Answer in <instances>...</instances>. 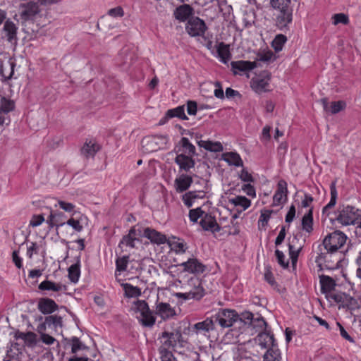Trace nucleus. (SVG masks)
Masks as SVG:
<instances>
[{"label": "nucleus", "mask_w": 361, "mask_h": 361, "mask_svg": "<svg viewBox=\"0 0 361 361\" xmlns=\"http://www.w3.org/2000/svg\"><path fill=\"white\" fill-rule=\"evenodd\" d=\"M8 66L10 69V73L8 75L4 74V66L3 65L1 66L0 73L1 76L4 78V80H10L12 78L14 73V68L16 66V63L13 61H9Z\"/></svg>", "instance_id": "obj_53"}, {"label": "nucleus", "mask_w": 361, "mask_h": 361, "mask_svg": "<svg viewBox=\"0 0 361 361\" xmlns=\"http://www.w3.org/2000/svg\"><path fill=\"white\" fill-rule=\"evenodd\" d=\"M334 25H336L339 23L347 25L349 22V19L347 15L344 13H337L333 16Z\"/></svg>", "instance_id": "obj_51"}, {"label": "nucleus", "mask_w": 361, "mask_h": 361, "mask_svg": "<svg viewBox=\"0 0 361 361\" xmlns=\"http://www.w3.org/2000/svg\"><path fill=\"white\" fill-rule=\"evenodd\" d=\"M38 310L43 314H51L58 308L56 303L50 298H41L37 305Z\"/></svg>", "instance_id": "obj_25"}, {"label": "nucleus", "mask_w": 361, "mask_h": 361, "mask_svg": "<svg viewBox=\"0 0 361 361\" xmlns=\"http://www.w3.org/2000/svg\"><path fill=\"white\" fill-rule=\"evenodd\" d=\"M205 194L204 190L189 191L182 196V200L186 207H191L195 200L204 198Z\"/></svg>", "instance_id": "obj_30"}, {"label": "nucleus", "mask_w": 361, "mask_h": 361, "mask_svg": "<svg viewBox=\"0 0 361 361\" xmlns=\"http://www.w3.org/2000/svg\"><path fill=\"white\" fill-rule=\"evenodd\" d=\"M180 142L183 148V152L188 154V156L192 157L195 154V147L187 137H182Z\"/></svg>", "instance_id": "obj_45"}, {"label": "nucleus", "mask_w": 361, "mask_h": 361, "mask_svg": "<svg viewBox=\"0 0 361 361\" xmlns=\"http://www.w3.org/2000/svg\"><path fill=\"white\" fill-rule=\"evenodd\" d=\"M99 149V145L92 141L86 142L81 149V153L87 158L94 157Z\"/></svg>", "instance_id": "obj_37"}, {"label": "nucleus", "mask_w": 361, "mask_h": 361, "mask_svg": "<svg viewBox=\"0 0 361 361\" xmlns=\"http://www.w3.org/2000/svg\"><path fill=\"white\" fill-rule=\"evenodd\" d=\"M207 30L204 21L198 17H190L185 25L187 33L192 37L204 36Z\"/></svg>", "instance_id": "obj_10"}, {"label": "nucleus", "mask_w": 361, "mask_h": 361, "mask_svg": "<svg viewBox=\"0 0 361 361\" xmlns=\"http://www.w3.org/2000/svg\"><path fill=\"white\" fill-rule=\"evenodd\" d=\"M22 11L20 13V17L25 20H30L35 19L37 16H41L42 11L46 8L41 5L39 0L37 1H30L27 4H23L20 5Z\"/></svg>", "instance_id": "obj_8"}, {"label": "nucleus", "mask_w": 361, "mask_h": 361, "mask_svg": "<svg viewBox=\"0 0 361 361\" xmlns=\"http://www.w3.org/2000/svg\"><path fill=\"white\" fill-rule=\"evenodd\" d=\"M240 178L244 182L250 183L254 181L252 175L245 169L241 171Z\"/></svg>", "instance_id": "obj_63"}, {"label": "nucleus", "mask_w": 361, "mask_h": 361, "mask_svg": "<svg viewBox=\"0 0 361 361\" xmlns=\"http://www.w3.org/2000/svg\"><path fill=\"white\" fill-rule=\"evenodd\" d=\"M180 266L183 267L185 271L195 274H202L206 269V267L196 258H190Z\"/></svg>", "instance_id": "obj_12"}, {"label": "nucleus", "mask_w": 361, "mask_h": 361, "mask_svg": "<svg viewBox=\"0 0 361 361\" xmlns=\"http://www.w3.org/2000/svg\"><path fill=\"white\" fill-rule=\"evenodd\" d=\"M271 73L269 71H263L258 76L251 80V87L258 94L269 91V82Z\"/></svg>", "instance_id": "obj_11"}, {"label": "nucleus", "mask_w": 361, "mask_h": 361, "mask_svg": "<svg viewBox=\"0 0 361 361\" xmlns=\"http://www.w3.org/2000/svg\"><path fill=\"white\" fill-rule=\"evenodd\" d=\"M275 255L276 256L279 264L283 268H287L288 267V261H285V255L283 252L280 251L279 250H276L275 251Z\"/></svg>", "instance_id": "obj_56"}, {"label": "nucleus", "mask_w": 361, "mask_h": 361, "mask_svg": "<svg viewBox=\"0 0 361 361\" xmlns=\"http://www.w3.org/2000/svg\"><path fill=\"white\" fill-rule=\"evenodd\" d=\"M160 358L161 361H177L173 353L164 347L159 348Z\"/></svg>", "instance_id": "obj_49"}, {"label": "nucleus", "mask_w": 361, "mask_h": 361, "mask_svg": "<svg viewBox=\"0 0 361 361\" xmlns=\"http://www.w3.org/2000/svg\"><path fill=\"white\" fill-rule=\"evenodd\" d=\"M214 318L222 328H228L238 320L239 314L233 310L220 309Z\"/></svg>", "instance_id": "obj_9"}, {"label": "nucleus", "mask_w": 361, "mask_h": 361, "mask_svg": "<svg viewBox=\"0 0 361 361\" xmlns=\"http://www.w3.org/2000/svg\"><path fill=\"white\" fill-rule=\"evenodd\" d=\"M253 328H257L259 329H263L267 326V322L264 321L262 317L257 316L253 318V323L251 324Z\"/></svg>", "instance_id": "obj_55"}, {"label": "nucleus", "mask_w": 361, "mask_h": 361, "mask_svg": "<svg viewBox=\"0 0 361 361\" xmlns=\"http://www.w3.org/2000/svg\"><path fill=\"white\" fill-rule=\"evenodd\" d=\"M161 337L163 338H167V340L164 341L165 345L168 347H174L176 345L178 342L181 341L182 334L179 330H176L171 333L164 331L162 333Z\"/></svg>", "instance_id": "obj_31"}, {"label": "nucleus", "mask_w": 361, "mask_h": 361, "mask_svg": "<svg viewBox=\"0 0 361 361\" xmlns=\"http://www.w3.org/2000/svg\"><path fill=\"white\" fill-rule=\"evenodd\" d=\"M229 202L235 206L241 207L243 210L247 209L251 204L250 200L244 196H237L234 198L230 199Z\"/></svg>", "instance_id": "obj_42"}, {"label": "nucleus", "mask_w": 361, "mask_h": 361, "mask_svg": "<svg viewBox=\"0 0 361 361\" xmlns=\"http://www.w3.org/2000/svg\"><path fill=\"white\" fill-rule=\"evenodd\" d=\"M302 229L307 233H310L313 230V216L312 209H310L307 214H305L302 219Z\"/></svg>", "instance_id": "obj_38"}, {"label": "nucleus", "mask_w": 361, "mask_h": 361, "mask_svg": "<svg viewBox=\"0 0 361 361\" xmlns=\"http://www.w3.org/2000/svg\"><path fill=\"white\" fill-rule=\"evenodd\" d=\"M319 252L315 258V262L319 266L322 264L331 269L337 268L338 264L341 261L342 253L338 252H331L329 250H324L321 246L318 247Z\"/></svg>", "instance_id": "obj_5"}, {"label": "nucleus", "mask_w": 361, "mask_h": 361, "mask_svg": "<svg viewBox=\"0 0 361 361\" xmlns=\"http://www.w3.org/2000/svg\"><path fill=\"white\" fill-rule=\"evenodd\" d=\"M231 65L233 74L236 75L240 72H246L254 69L257 66V63L256 61H232Z\"/></svg>", "instance_id": "obj_19"}, {"label": "nucleus", "mask_w": 361, "mask_h": 361, "mask_svg": "<svg viewBox=\"0 0 361 361\" xmlns=\"http://www.w3.org/2000/svg\"><path fill=\"white\" fill-rule=\"evenodd\" d=\"M197 143L200 147H203L210 152H220L224 149L221 143L219 142L200 140Z\"/></svg>", "instance_id": "obj_36"}, {"label": "nucleus", "mask_w": 361, "mask_h": 361, "mask_svg": "<svg viewBox=\"0 0 361 361\" xmlns=\"http://www.w3.org/2000/svg\"><path fill=\"white\" fill-rule=\"evenodd\" d=\"M254 315L250 312H244L239 315L238 320L243 322L245 324L251 325L253 323Z\"/></svg>", "instance_id": "obj_52"}, {"label": "nucleus", "mask_w": 361, "mask_h": 361, "mask_svg": "<svg viewBox=\"0 0 361 361\" xmlns=\"http://www.w3.org/2000/svg\"><path fill=\"white\" fill-rule=\"evenodd\" d=\"M319 282L321 284V291L322 293L326 294V296L328 294H334V293H331L336 286V281L331 277L326 275L319 276Z\"/></svg>", "instance_id": "obj_24"}, {"label": "nucleus", "mask_w": 361, "mask_h": 361, "mask_svg": "<svg viewBox=\"0 0 361 361\" xmlns=\"http://www.w3.org/2000/svg\"><path fill=\"white\" fill-rule=\"evenodd\" d=\"M56 329L62 326V318L58 315H49L45 317L44 322L39 326V331H45L46 327Z\"/></svg>", "instance_id": "obj_29"}, {"label": "nucleus", "mask_w": 361, "mask_h": 361, "mask_svg": "<svg viewBox=\"0 0 361 361\" xmlns=\"http://www.w3.org/2000/svg\"><path fill=\"white\" fill-rule=\"evenodd\" d=\"M299 239L296 235H294L292 239L289 238L288 251L290 259H291L292 266L295 267L297 264L298 258L300 252L302 248V245H298Z\"/></svg>", "instance_id": "obj_17"}, {"label": "nucleus", "mask_w": 361, "mask_h": 361, "mask_svg": "<svg viewBox=\"0 0 361 361\" xmlns=\"http://www.w3.org/2000/svg\"><path fill=\"white\" fill-rule=\"evenodd\" d=\"M192 13L193 8L189 4L181 5L176 8L174 11L175 18L182 22L188 20Z\"/></svg>", "instance_id": "obj_28"}, {"label": "nucleus", "mask_w": 361, "mask_h": 361, "mask_svg": "<svg viewBox=\"0 0 361 361\" xmlns=\"http://www.w3.org/2000/svg\"><path fill=\"white\" fill-rule=\"evenodd\" d=\"M24 341L29 346L35 345L36 343L35 334L31 331L27 332V336Z\"/></svg>", "instance_id": "obj_64"}, {"label": "nucleus", "mask_w": 361, "mask_h": 361, "mask_svg": "<svg viewBox=\"0 0 361 361\" xmlns=\"http://www.w3.org/2000/svg\"><path fill=\"white\" fill-rule=\"evenodd\" d=\"M135 240V237L126 235L123 237L121 241L119 243L118 247H121L122 245H126V246L134 247V242Z\"/></svg>", "instance_id": "obj_54"}, {"label": "nucleus", "mask_w": 361, "mask_h": 361, "mask_svg": "<svg viewBox=\"0 0 361 361\" xmlns=\"http://www.w3.org/2000/svg\"><path fill=\"white\" fill-rule=\"evenodd\" d=\"M331 200L330 202L323 208V213H325L327 209L332 208L335 206L337 199V190L336 188L335 183L331 184Z\"/></svg>", "instance_id": "obj_46"}, {"label": "nucleus", "mask_w": 361, "mask_h": 361, "mask_svg": "<svg viewBox=\"0 0 361 361\" xmlns=\"http://www.w3.org/2000/svg\"><path fill=\"white\" fill-rule=\"evenodd\" d=\"M323 106V109L326 112H329L332 114H336L341 111L343 110L346 104L343 101L333 102L329 105L328 99L326 98H322L320 100Z\"/></svg>", "instance_id": "obj_20"}, {"label": "nucleus", "mask_w": 361, "mask_h": 361, "mask_svg": "<svg viewBox=\"0 0 361 361\" xmlns=\"http://www.w3.org/2000/svg\"><path fill=\"white\" fill-rule=\"evenodd\" d=\"M175 162L179 166L180 170L186 172L195 166V161L192 158L184 154H178L175 159Z\"/></svg>", "instance_id": "obj_26"}, {"label": "nucleus", "mask_w": 361, "mask_h": 361, "mask_svg": "<svg viewBox=\"0 0 361 361\" xmlns=\"http://www.w3.org/2000/svg\"><path fill=\"white\" fill-rule=\"evenodd\" d=\"M282 356L280 350L276 346L269 348L263 355V361H281Z\"/></svg>", "instance_id": "obj_34"}, {"label": "nucleus", "mask_w": 361, "mask_h": 361, "mask_svg": "<svg viewBox=\"0 0 361 361\" xmlns=\"http://www.w3.org/2000/svg\"><path fill=\"white\" fill-rule=\"evenodd\" d=\"M216 51L221 62L224 63H227L230 61L231 58V54L230 52L229 45L226 44L224 42H220L217 46Z\"/></svg>", "instance_id": "obj_33"}, {"label": "nucleus", "mask_w": 361, "mask_h": 361, "mask_svg": "<svg viewBox=\"0 0 361 361\" xmlns=\"http://www.w3.org/2000/svg\"><path fill=\"white\" fill-rule=\"evenodd\" d=\"M68 271L70 280L73 283H76L80 275V260L78 259L75 264H72L68 268Z\"/></svg>", "instance_id": "obj_41"}, {"label": "nucleus", "mask_w": 361, "mask_h": 361, "mask_svg": "<svg viewBox=\"0 0 361 361\" xmlns=\"http://www.w3.org/2000/svg\"><path fill=\"white\" fill-rule=\"evenodd\" d=\"M205 212L201 209L200 207L190 209L189 212L190 220L194 223L197 222L198 219L204 216Z\"/></svg>", "instance_id": "obj_50"}, {"label": "nucleus", "mask_w": 361, "mask_h": 361, "mask_svg": "<svg viewBox=\"0 0 361 361\" xmlns=\"http://www.w3.org/2000/svg\"><path fill=\"white\" fill-rule=\"evenodd\" d=\"M223 159L229 165L235 166H243V162L240 155L236 152H226L222 155Z\"/></svg>", "instance_id": "obj_35"}, {"label": "nucleus", "mask_w": 361, "mask_h": 361, "mask_svg": "<svg viewBox=\"0 0 361 361\" xmlns=\"http://www.w3.org/2000/svg\"><path fill=\"white\" fill-rule=\"evenodd\" d=\"M64 214L61 212L51 211L49 216L47 220V223L51 228L54 226H63L66 223L63 221Z\"/></svg>", "instance_id": "obj_32"}, {"label": "nucleus", "mask_w": 361, "mask_h": 361, "mask_svg": "<svg viewBox=\"0 0 361 361\" xmlns=\"http://www.w3.org/2000/svg\"><path fill=\"white\" fill-rule=\"evenodd\" d=\"M326 298L329 300H333L339 304L338 308H346L348 310H354L358 308L357 300L345 293H336L334 294H328Z\"/></svg>", "instance_id": "obj_7"}, {"label": "nucleus", "mask_w": 361, "mask_h": 361, "mask_svg": "<svg viewBox=\"0 0 361 361\" xmlns=\"http://www.w3.org/2000/svg\"><path fill=\"white\" fill-rule=\"evenodd\" d=\"M200 224L205 231H210L213 233L220 231V226L217 224L215 218L210 214L205 213Z\"/></svg>", "instance_id": "obj_22"}, {"label": "nucleus", "mask_w": 361, "mask_h": 361, "mask_svg": "<svg viewBox=\"0 0 361 361\" xmlns=\"http://www.w3.org/2000/svg\"><path fill=\"white\" fill-rule=\"evenodd\" d=\"M185 293H177L176 296L185 300L194 299L200 300L205 294L201 281L196 276L190 277L181 287Z\"/></svg>", "instance_id": "obj_2"}, {"label": "nucleus", "mask_w": 361, "mask_h": 361, "mask_svg": "<svg viewBox=\"0 0 361 361\" xmlns=\"http://www.w3.org/2000/svg\"><path fill=\"white\" fill-rule=\"evenodd\" d=\"M63 286L60 283H56L51 281H44L38 286L41 290H53L58 292L62 290Z\"/></svg>", "instance_id": "obj_40"}, {"label": "nucleus", "mask_w": 361, "mask_h": 361, "mask_svg": "<svg viewBox=\"0 0 361 361\" xmlns=\"http://www.w3.org/2000/svg\"><path fill=\"white\" fill-rule=\"evenodd\" d=\"M44 221V217L42 214L33 215L30 221V226L32 227H37L39 226Z\"/></svg>", "instance_id": "obj_58"}, {"label": "nucleus", "mask_w": 361, "mask_h": 361, "mask_svg": "<svg viewBox=\"0 0 361 361\" xmlns=\"http://www.w3.org/2000/svg\"><path fill=\"white\" fill-rule=\"evenodd\" d=\"M287 38L285 35L279 34L277 35L272 42V47L276 52L282 50Z\"/></svg>", "instance_id": "obj_47"}, {"label": "nucleus", "mask_w": 361, "mask_h": 361, "mask_svg": "<svg viewBox=\"0 0 361 361\" xmlns=\"http://www.w3.org/2000/svg\"><path fill=\"white\" fill-rule=\"evenodd\" d=\"M135 305V311L140 314L137 318L142 325L146 327H152L155 324L156 319L147 302L145 300H137Z\"/></svg>", "instance_id": "obj_6"}, {"label": "nucleus", "mask_w": 361, "mask_h": 361, "mask_svg": "<svg viewBox=\"0 0 361 361\" xmlns=\"http://www.w3.org/2000/svg\"><path fill=\"white\" fill-rule=\"evenodd\" d=\"M177 117L182 120H188V118L185 114V106H179L176 108L169 109L167 111V118H174Z\"/></svg>", "instance_id": "obj_39"}, {"label": "nucleus", "mask_w": 361, "mask_h": 361, "mask_svg": "<svg viewBox=\"0 0 361 361\" xmlns=\"http://www.w3.org/2000/svg\"><path fill=\"white\" fill-rule=\"evenodd\" d=\"M125 295L127 298H135L141 295V290L139 288L135 287L129 283L123 285Z\"/></svg>", "instance_id": "obj_44"}, {"label": "nucleus", "mask_w": 361, "mask_h": 361, "mask_svg": "<svg viewBox=\"0 0 361 361\" xmlns=\"http://www.w3.org/2000/svg\"><path fill=\"white\" fill-rule=\"evenodd\" d=\"M291 0H270L271 6L279 13L276 16V25L281 30L288 29V25L293 20V8L290 5Z\"/></svg>", "instance_id": "obj_1"}, {"label": "nucleus", "mask_w": 361, "mask_h": 361, "mask_svg": "<svg viewBox=\"0 0 361 361\" xmlns=\"http://www.w3.org/2000/svg\"><path fill=\"white\" fill-rule=\"evenodd\" d=\"M214 329V322L212 318H207L202 322L195 324L191 331L196 335H204L206 336L209 331Z\"/></svg>", "instance_id": "obj_13"}, {"label": "nucleus", "mask_w": 361, "mask_h": 361, "mask_svg": "<svg viewBox=\"0 0 361 361\" xmlns=\"http://www.w3.org/2000/svg\"><path fill=\"white\" fill-rule=\"evenodd\" d=\"M256 341L262 348L267 350L276 346L274 335L267 331L260 332L257 336Z\"/></svg>", "instance_id": "obj_18"}, {"label": "nucleus", "mask_w": 361, "mask_h": 361, "mask_svg": "<svg viewBox=\"0 0 361 361\" xmlns=\"http://www.w3.org/2000/svg\"><path fill=\"white\" fill-rule=\"evenodd\" d=\"M143 235L152 243L157 245L164 244L166 242V237L164 235L150 228H146L144 230Z\"/></svg>", "instance_id": "obj_27"}, {"label": "nucleus", "mask_w": 361, "mask_h": 361, "mask_svg": "<svg viewBox=\"0 0 361 361\" xmlns=\"http://www.w3.org/2000/svg\"><path fill=\"white\" fill-rule=\"evenodd\" d=\"M159 140H165L162 136H148L142 140L141 144L143 150L147 153L156 152L160 149L159 145Z\"/></svg>", "instance_id": "obj_14"}, {"label": "nucleus", "mask_w": 361, "mask_h": 361, "mask_svg": "<svg viewBox=\"0 0 361 361\" xmlns=\"http://www.w3.org/2000/svg\"><path fill=\"white\" fill-rule=\"evenodd\" d=\"M192 183V178L187 174H181L174 180V185L177 192L186 191Z\"/></svg>", "instance_id": "obj_21"}, {"label": "nucleus", "mask_w": 361, "mask_h": 361, "mask_svg": "<svg viewBox=\"0 0 361 361\" xmlns=\"http://www.w3.org/2000/svg\"><path fill=\"white\" fill-rule=\"evenodd\" d=\"M156 314L163 320H166L176 314L175 310L169 303L159 302L157 304Z\"/></svg>", "instance_id": "obj_23"}, {"label": "nucleus", "mask_w": 361, "mask_h": 361, "mask_svg": "<svg viewBox=\"0 0 361 361\" xmlns=\"http://www.w3.org/2000/svg\"><path fill=\"white\" fill-rule=\"evenodd\" d=\"M66 224L78 232H80L82 230V226L80 224V221L73 218L68 219Z\"/></svg>", "instance_id": "obj_59"}, {"label": "nucleus", "mask_w": 361, "mask_h": 361, "mask_svg": "<svg viewBox=\"0 0 361 361\" xmlns=\"http://www.w3.org/2000/svg\"><path fill=\"white\" fill-rule=\"evenodd\" d=\"M288 189L287 183L284 180H280L277 184V190L273 197V206L279 205L287 200Z\"/></svg>", "instance_id": "obj_15"}, {"label": "nucleus", "mask_w": 361, "mask_h": 361, "mask_svg": "<svg viewBox=\"0 0 361 361\" xmlns=\"http://www.w3.org/2000/svg\"><path fill=\"white\" fill-rule=\"evenodd\" d=\"M273 56V53L271 51H268L266 52L259 53L257 56V61L268 62L269 61Z\"/></svg>", "instance_id": "obj_57"}, {"label": "nucleus", "mask_w": 361, "mask_h": 361, "mask_svg": "<svg viewBox=\"0 0 361 361\" xmlns=\"http://www.w3.org/2000/svg\"><path fill=\"white\" fill-rule=\"evenodd\" d=\"M346 240L347 236L345 233L336 231L327 235L319 246H321L324 250L338 252L345 245Z\"/></svg>", "instance_id": "obj_4"}, {"label": "nucleus", "mask_w": 361, "mask_h": 361, "mask_svg": "<svg viewBox=\"0 0 361 361\" xmlns=\"http://www.w3.org/2000/svg\"><path fill=\"white\" fill-rule=\"evenodd\" d=\"M15 104L13 101L2 97L0 99V114H7L14 109Z\"/></svg>", "instance_id": "obj_43"}, {"label": "nucleus", "mask_w": 361, "mask_h": 361, "mask_svg": "<svg viewBox=\"0 0 361 361\" xmlns=\"http://www.w3.org/2000/svg\"><path fill=\"white\" fill-rule=\"evenodd\" d=\"M361 217V210L359 209L347 205L340 207L336 220L343 226L355 225L358 223Z\"/></svg>", "instance_id": "obj_3"}, {"label": "nucleus", "mask_w": 361, "mask_h": 361, "mask_svg": "<svg viewBox=\"0 0 361 361\" xmlns=\"http://www.w3.org/2000/svg\"><path fill=\"white\" fill-rule=\"evenodd\" d=\"M129 262V256L126 255L122 257H118L116 260V270L121 272L126 270L127 265Z\"/></svg>", "instance_id": "obj_48"}, {"label": "nucleus", "mask_w": 361, "mask_h": 361, "mask_svg": "<svg viewBox=\"0 0 361 361\" xmlns=\"http://www.w3.org/2000/svg\"><path fill=\"white\" fill-rule=\"evenodd\" d=\"M17 30L18 27L13 21L10 20L5 21L3 27V32L4 34V37H6L7 41L11 44L17 43Z\"/></svg>", "instance_id": "obj_16"}, {"label": "nucleus", "mask_w": 361, "mask_h": 361, "mask_svg": "<svg viewBox=\"0 0 361 361\" xmlns=\"http://www.w3.org/2000/svg\"><path fill=\"white\" fill-rule=\"evenodd\" d=\"M108 14L112 17H123L124 12L121 6L111 8L108 11Z\"/></svg>", "instance_id": "obj_62"}, {"label": "nucleus", "mask_w": 361, "mask_h": 361, "mask_svg": "<svg viewBox=\"0 0 361 361\" xmlns=\"http://www.w3.org/2000/svg\"><path fill=\"white\" fill-rule=\"evenodd\" d=\"M197 110V104L195 101L187 102V112L189 115H195Z\"/></svg>", "instance_id": "obj_60"}, {"label": "nucleus", "mask_w": 361, "mask_h": 361, "mask_svg": "<svg viewBox=\"0 0 361 361\" xmlns=\"http://www.w3.org/2000/svg\"><path fill=\"white\" fill-rule=\"evenodd\" d=\"M58 204H59L60 208H61L62 209H63L64 211H66L67 212H71L73 211V209L75 208V205L73 204L70 203V202H64L62 200H59Z\"/></svg>", "instance_id": "obj_61"}]
</instances>
